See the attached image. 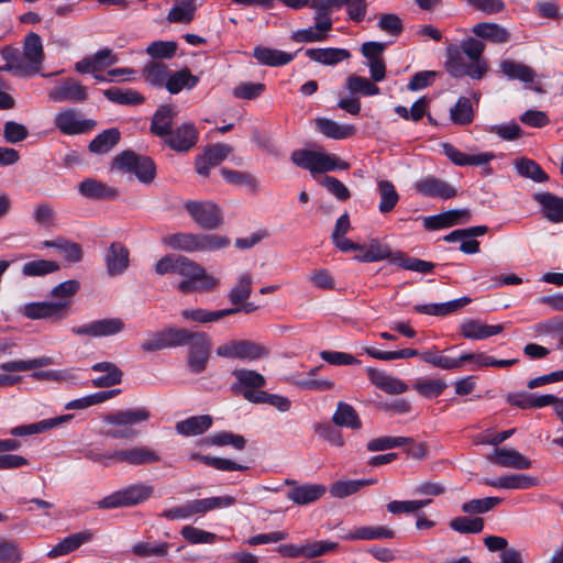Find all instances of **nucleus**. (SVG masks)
<instances>
[{
    "label": "nucleus",
    "instance_id": "obj_1",
    "mask_svg": "<svg viewBox=\"0 0 563 563\" xmlns=\"http://www.w3.org/2000/svg\"><path fill=\"white\" fill-rule=\"evenodd\" d=\"M2 57L7 63L0 70L11 71L21 77L40 73L45 57L41 36L34 32L29 33L23 41L22 52L5 47Z\"/></svg>",
    "mask_w": 563,
    "mask_h": 563
},
{
    "label": "nucleus",
    "instance_id": "obj_2",
    "mask_svg": "<svg viewBox=\"0 0 563 563\" xmlns=\"http://www.w3.org/2000/svg\"><path fill=\"white\" fill-rule=\"evenodd\" d=\"M167 247L186 253H211L227 249L231 240L217 233L176 232L162 239Z\"/></svg>",
    "mask_w": 563,
    "mask_h": 563
},
{
    "label": "nucleus",
    "instance_id": "obj_3",
    "mask_svg": "<svg viewBox=\"0 0 563 563\" xmlns=\"http://www.w3.org/2000/svg\"><path fill=\"white\" fill-rule=\"evenodd\" d=\"M176 274L185 277V279L178 284V289L184 294L191 291H210L219 284L218 279L207 274L206 269L200 264L183 255L178 256Z\"/></svg>",
    "mask_w": 563,
    "mask_h": 563
},
{
    "label": "nucleus",
    "instance_id": "obj_4",
    "mask_svg": "<svg viewBox=\"0 0 563 563\" xmlns=\"http://www.w3.org/2000/svg\"><path fill=\"white\" fill-rule=\"evenodd\" d=\"M152 413L147 407L130 408L109 413L104 417V422L123 429L108 431V435L113 439H128L137 435L134 427L151 419Z\"/></svg>",
    "mask_w": 563,
    "mask_h": 563
},
{
    "label": "nucleus",
    "instance_id": "obj_5",
    "mask_svg": "<svg viewBox=\"0 0 563 563\" xmlns=\"http://www.w3.org/2000/svg\"><path fill=\"white\" fill-rule=\"evenodd\" d=\"M291 162L298 167L308 169L312 175L335 169H347L350 164L340 162L334 154H325L309 150H296L291 154Z\"/></svg>",
    "mask_w": 563,
    "mask_h": 563
},
{
    "label": "nucleus",
    "instance_id": "obj_6",
    "mask_svg": "<svg viewBox=\"0 0 563 563\" xmlns=\"http://www.w3.org/2000/svg\"><path fill=\"white\" fill-rule=\"evenodd\" d=\"M154 488L146 483H136L117 490L97 503L100 509L132 507L152 497Z\"/></svg>",
    "mask_w": 563,
    "mask_h": 563
},
{
    "label": "nucleus",
    "instance_id": "obj_7",
    "mask_svg": "<svg viewBox=\"0 0 563 563\" xmlns=\"http://www.w3.org/2000/svg\"><path fill=\"white\" fill-rule=\"evenodd\" d=\"M113 166L123 173H133L136 178L145 184L153 183L156 176V166L154 161L144 155H139L133 151H124L117 155Z\"/></svg>",
    "mask_w": 563,
    "mask_h": 563
},
{
    "label": "nucleus",
    "instance_id": "obj_8",
    "mask_svg": "<svg viewBox=\"0 0 563 563\" xmlns=\"http://www.w3.org/2000/svg\"><path fill=\"white\" fill-rule=\"evenodd\" d=\"M185 209L194 222L205 230H217L224 223L222 209L211 200H189Z\"/></svg>",
    "mask_w": 563,
    "mask_h": 563
},
{
    "label": "nucleus",
    "instance_id": "obj_9",
    "mask_svg": "<svg viewBox=\"0 0 563 563\" xmlns=\"http://www.w3.org/2000/svg\"><path fill=\"white\" fill-rule=\"evenodd\" d=\"M216 353L224 358L256 361L267 356L269 351L264 345L250 340H232L218 346Z\"/></svg>",
    "mask_w": 563,
    "mask_h": 563
},
{
    "label": "nucleus",
    "instance_id": "obj_10",
    "mask_svg": "<svg viewBox=\"0 0 563 563\" xmlns=\"http://www.w3.org/2000/svg\"><path fill=\"white\" fill-rule=\"evenodd\" d=\"M188 357L187 363L191 373H202L209 362L211 352V339L206 332H196V335L187 344Z\"/></svg>",
    "mask_w": 563,
    "mask_h": 563
},
{
    "label": "nucleus",
    "instance_id": "obj_11",
    "mask_svg": "<svg viewBox=\"0 0 563 563\" xmlns=\"http://www.w3.org/2000/svg\"><path fill=\"white\" fill-rule=\"evenodd\" d=\"M47 96L53 102L81 103L88 99V88L74 78H65Z\"/></svg>",
    "mask_w": 563,
    "mask_h": 563
},
{
    "label": "nucleus",
    "instance_id": "obj_12",
    "mask_svg": "<svg viewBox=\"0 0 563 563\" xmlns=\"http://www.w3.org/2000/svg\"><path fill=\"white\" fill-rule=\"evenodd\" d=\"M55 126L65 135H76L89 132L96 126V121L82 119L75 109H64L55 115Z\"/></svg>",
    "mask_w": 563,
    "mask_h": 563
},
{
    "label": "nucleus",
    "instance_id": "obj_13",
    "mask_svg": "<svg viewBox=\"0 0 563 563\" xmlns=\"http://www.w3.org/2000/svg\"><path fill=\"white\" fill-rule=\"evenodd\" d=\"M125 323L120 318H106L95 320L78 327H74L71 332L76 335H89L93 338L110 336L122 332Z\"/></svg>",
    "mask_w": 563,
    "mask_h": 563
},
{
    "label": "nucleus",
    "instance_id": "obj_14",
    "mask_svg": "<svg viewBox=\"0 0 563 563\" xmlns=\"http://www.w3.org/2000/svg\"><path fill=\"white\" fill-rule=\"evenodd\" d=\"M416 191L433 199H451L457 195V189L448 181L433 175H428L415 184Z\"/></svg>",
    "mask_w": 563,
    "mask_h": 563
},
{
    "label": "nucleus",
    "instance_id": "obj_15",
    "mask_svg": "<svg viewBox=\"0 0 563 563\" xmlns=\"http://www.w3.org/2000/svg\"><path fill=\"white\" fill-rule=\"evenodd\" d=\"M68 310L67 301L56 302H31L23 307L22 313L29 319H55L59 320L66 317Z\"/></svg>",
    "mask_w": 563,
    "mask_h": 563
},
{
    "label": "nucleus",
    "instance_id": "obj_16",
    "mask_svg": "<svg viewBox=\"0 0 563 563\" xmlns=\"http://www.w3.org/2000/svg\"><path fill=\"white\" fill-rule=\"evenodd\" d=\"M112 456L118 463H126L133 466L154 464L162 461L161 455L148 446L114 450Z\"/></svg>",
    "mask_w": 563,
    "mask_h": 563
},
{
    "label": "nucleus",
    "instance_id": "obj_17",
    "mask_svg": "<svg viewBox=\"0 0 563 563\" xmlns=\"http://www.w3.org/2000/svg\"><path fill=\"white\" fill-rule=\"evenodd\" d=\"M487 459L500 467L529 470L532 466L531 460L515 449L496 448L489 453Z\"/></svg>",
    "mask_w": 563,
    "mask_h": 563
},
{
    "label": "nucleus",
    "instance_id": "obj_18",
    "mask_svg": "<svg viewBox=\"0 0 563 563\" xmlns=\"http://www.w3.org/2000/svg\"><path fill=\"white\" fill-rule=\"evenodd\" d=\"M199 133L194 123L186 122L165 139V143L176 152H187L198 142Z\"/></svg>",
    "mask_w": 563,
    "mask_h": 563
},
{
    "label": "nucleus",
    "instance_id": "obj_19",
    "mask_svg": "<svg viewBox=\"0 0 563 563\" xmlns=\"http://www.w3.org/2000/svg\"><path fill=\"white\" fill-rule=\"evenodd\" d=\"M107 273L110 276L123 274L130 264V252L120 242H112L104 254Z\"/></svg>",
    "mask_w": 563,
    "mask_h": 563
},
{
    "label": "nucleus",
    "instance_id": "obj_20",
    "mask_svg": "<svg viewBox=\"0 0 563 563\" xmlns=\"http://www.w3.org/2000/svg\"><path fill=\"white\" fill-rule=\"evenodd\" d=\"M79 194L91 200H114L119 190L96 178H85L78 185Z\"/></svg>",
    "mask_w": 563,
    "mask_h": 563
},
{
    "label": "nucleus",
    "instance_id": "obj_21",
    "mask_svg": "<svg viewBox=\"0 0 563 563\" xmlns=\"http://www.w3.org/2000/svg\"><path fill=\"white\" fill-rule=\"evenodd\" d=\"M471 212L468 209L449 210L435 216L426 217L423 227L427 230H440L468 221Z\"/></svg>",
    "mask_w": 563,
    "mask_h": 563
},
{
    "label": "nucleus",
    "instance_id": "obj_22",
    "mask_svg": "<svg viewBox=\"0 0 563 563\" xmlns=\"http://www.w3.org/2000/svg\"><path fill=\"white\" fill-rule=\"evenodd\" d=\"M442 148L446 157L456 166H481L495 158L494 153L489 152L474 155L465 154L450 143H443Z\"/></svg>",
    "mask_w": 563,
    "mask_h": 563
},
{
    "label": "nucleus",
    "instance_id": "obj_23",
    "mask_svg": "<svg viewBox=\"0 0 563 563\" xmlns=\"http://www.w3.org/2000/svg\"><path fill=\"white\" fill-rule=\"evenodd\" d=\"M504 331L503 324H485L481 320L467 319L460 325V333L468 340H485Z\"/></svg>",
    "mask_w": 563,
    "mask_h": 563
},
{
    "label": "nucleus",
    "instance_id": "obj_24",
    "mask_svg": "<svg viewBox=\"0 0 563 563\" xmlns=\"http://www.w3.org/2000/svg\"><path fill=\"white\" fill-rule=\"evenodd\" d=\"M482 483L494 488L528 489L537 486L538 479L527 474H512L496 479L483 478Z\"/></svg>",
    "mask_w": 563,
    "mask_h": 563
},
{
    "label": "nucleus",
    "instance_id": "obj_25",
    "mask_svg": "<svg viewBox=\"0 0 563 563\" xmlns=\"http://www.w3.org/2000/svg\"><path fill=\"white\" fill-rule=\"evenodd\" d=\"M366 372L371 383L387 394L399 395L408 389L407 384L402 380L388 375L383 371L367 367Z\"/></svg>",
    "mask_w": 563,
    "mask_h": 563
},
{
    "label": "nucleus",
    "instance_id": "obj_26",
    "mask_svg": "<svg viewBox=\"0 0 563 563\" xmlns=\"http://www.w3.org/2000/svg\"><path fill=\"white\" fill-rule=\"evenodd\" d=\"M533 199L541 206L543 216L553 223L563 222V198L551 192H538Z\"/></svg>",
    "mask_w": 563,
    "mask_h": 563
},
{
    "label": "nucleus",
    "instance_id": "obj_27",
    "mask_svg": "<svg viewBox=\"0 0 563 563\" xmlns=\"http://www.w3.org/2000/svg\"><path fill=\"white\" fill-rule=\"evenodd\" d=\"M71 419V415H63L54 418H48L35 423L14 427L13 429H11L10 434L13 437H26L31 434H37L51 430L53 428L59 427L64 422H67Z\"/></svg>",
    "mask_w": 563,
    "mask_h": 563
},
{
    "label": "nucleus",
    "instance_id": "obj_28",
    "mask_svg": "<svg viewBox=\"0 0 563 563\" xmlns=\"http://www.w3.org/2000/svg\"><path fill=\"white\" fill-rule=\"evenodd\" d=\"M325 490L321 484L296 485L287 493V498L297 505H308L320 499Z\"/></svg>",
    "mask_w": 563,
    "mask_h": 563
},
{
    "label": "nucleus",
    "instance_id": "obj_29",
    "mask_svg": "<svg viewBox=\"0 0 563 563\" xmlns=\"http://www.w3.org/2000/svg\"><path fill=\"white\" fill-rule=\"evenodd\" d=\"M317 130L332 140H344L356 134V128L352 124H340L331 119H316Z\"/></svg>",
    "mask_w": 563,
    "mask_h": 563
},
{
    "label": "nucleus",
    "instance_id": "obj_30",
    "mask_svg": "<svg viewBox=\"0 0 563 563\" xmlns=\"http://www.w3.org/2000/svg\"><path fill=\"white\" fill-rule=\"evenodd\" d=\"M93 539V532L91 530H84L77 533H73L66 538H64L60 542H58L48 553L49 558H57L60 555H66L84 543H87Z\"/></svg>",
    "mask_w": 563,
    "mask_h": 563
},
{
    "label": "nucleus",
    "instance_id": "obj_31",
    "mask_svg": "<svg viewBox=\"0 0 563 563\" xmlns=\"http://www.w3.org/2000/svg\"><path fill=\"white\" fill-rule=\"evenodd\" d=\"M332 29V20L316 21L313 26L297 30L292 33L291 38L298 43L322 42L328 37V32Z\"/></svg>",
    "mask_w": 563,
    "mask_h": 563
},
{
    "label": "nucleus",
    "instance_id": "obj_32",
    "mask_svg": "<svg viewBox=\"0 0 563 563\" xmlns=\"http://www.w3.org/2000/svg\"><path fill=\"white\" fill-rule=\"evenodd\" d=\"M254 58L262 65L279 67L289 64L295 55L276 48L256 46L253 51Z\"/></svg>",
    "mask_w": 563,
    "mask_h": 563
},
{
    "label": "nucleus",
    "instance_id": "obj_33",
    "mask_svg": "<svg viewBox=\"0 0 563 563\" xmlns=\"http://www.w3.org/2000/svg\"><path fill=\"white\" fill-rule=\"evenodd\" d=\"M395 537V531L385 526H365L355 529L354 531L349 532L343 536L342 539L346 541L354 540H382V539H393Z\"/></svg>",
    "mask_w": 563,
    "mask_h": 563
},
{
    "label": "nucleus",
    "instance_id": "obj_34",
    "mask_svg": "<svg viewBox=\"0 0 563 563\" xmlns=\"http://www.w3.org/2000/svg\"><path fill=\"white\" fill-rule=\"evenodd\" d=\"M199 82V77L191 74L190 69L185 67L180 70L170 73L166 89L172 95L179 93L183 89L191 90Z\"/></svg>",
    "mask_w": 563,
    "mask_h": 563
},
{
    "label": "nucleus",
    "instance_id": "obj_35",
    "mask_svg": "<svg viewBox=\"0 0 563 563\" xmlns=\"http://www.w3.org/2000/svg\"><path fill=\"white\" fill-rule=\"evenodd\" d=\"M472 31L476 36L494 44H505L511 38L507 29L496 23H478L473 26Z\"/></svg>",
    "mask_w": 563,
    "mask_h": 563
},
{
    "label": "nucleus",
    "instance_id": "obj_36",
    "mask_svg": "<svg viewBox=\"0 0 563 563\" xmlns=\"http://www.w3.org/2000/svg\"><path fill=\"white\" fill-rule=\"evenodd\" d=\"M471 302L468 297H462L443 303L416 305L413 310L429 316H446Z\"/></svg>",
    "mask_w": 563,
    "mask_h": 563
},
{
    "label": "nucleus",
    "instance_id": "obj_37",
    "mask_svg": "<svg viewBox=\"0 0 563 563\" xmlns=\"http://www.w3.org/2000/svg\"><path fill=\"white\" fill-rule=\"evenodd\" d=\"M93 372H102L110 369L112 373L104 374L100 377L93 378L91 385L98 388L112 387L119 385L122 382L123 372L111 362H99L91 366Z\"/></svg>",
    "mask_w": 563,
    "mask_h": 563
},
{
    "label": "nucleus",
    "instance_id": "obj_38",
    "mask_svg": "<svg viewBox=\"0 0 563 563\" xmlns=\"http://www.w3.org/2000/svg\"><path fill=\"white\" fill-rule=\"evenodd\" d=\"M501 73L510 80H520L523 84H532L536 78V71L522 63L505 59L500 63Z\"/></svg>",
    "mask_w": 563,
    "mask_h": 563
},
{
    "label": "nucleus",
    "instance_id": "obj_39",
    "mask_svg": "<svg viewBox=\"0 0 563 563\" xmlns=\"http://www.w3.org/2000/svg\"><path fill=\"white\" fill-rule=\"evenodd\" d=\"M175 111L170 106L161 107L153 115L151 122V132L157 136L166 139L173 133L172 124Z\"/></svg>",
    "mask_w": 563,
    "mask_h": 563
},
{
    "label": "nucleus",
    "instance_id": "obj_40",
    "mask_svg": "<svg viewBox=\"0 0 563 563\" xmlns=\"http://www.w3.org/2000/svg\"><path fill=\"white\" fill-rule=\"evenodd\" d=\"M306 55L314 62L323 65H335L344 59L350 58L351 54L345 48H309L306 51Z\"/></svg>",
    "mask_w": 563,
    "mask_h": 563
},
{
    "label": "nucleus",
    "instance_id": "obj_41",
    "mask_svg": "<svg viewBox=\"0 0 563 563\" xmlns=\"http://www.w3.org/2000/svg\"><path fill=\"white\" fill-rule=\"evenodd\" d=\"M363 246V253L354 256V260L361 263H372L387 258L391 260L394 256L390 247L376 239L371 240L368 244Z\"/></svg>",
    "mask_w": 563,
    "mask_h": 563
},
{
    "label": "nucleus",
    "instance_id": "obj_42",
    "mask_svg": "<svg viewBox=\"0 0 563 563\" xmlns=\"http://www.w3.org/2000/svg\"><path fill=\"white\" fill-rule=\"evenodd\" d=\"M212 424V418L208 415L194 416L176 423V431L179 434L190 437L206 432Z\"/></svg>",
    "mask_w": 563,
    "mask_h": 563
},
{
    "label": "nucleus",
    "instance_id": "obj_43",
    "mask_svg": "<svg viewBox=\"0 0 563 563\" xmlns=\"http://www.w3.org/2000/svg\"><path fill=\"white\" fill-rule=\"evenodd\" d=\"M332 421L336 427H345L353 430L362 428V422L357 412L351 405L344 401L338 402L336 410L332 416Z\"/></svg>",
    "mask_w": 563,
    "mask_h": 563
},
{
    "label": "nucleus",
    "instance_id": "obj_44",
    "mask_svg": "<svg viewBox=\"0 0 563 563\" xmlns=\"http://www.w3.org/2000/svg\"><path fill=\"white\" fill-rule=\"evenodd\" d=\"M233 375L238 380V383L232 386L234 391H240L241 388L251 390L261 389L266 385L265 377L252 369H235Z\"/></svg>",
    "mask_w": 563,
    "mask_h": 563
},
{
    "label": "nucleus",
    "instance_id": "obj_45",
    "mask_svg": "<svg viewBox=\"0 0 563 563\" xmlns=\"http://www.w3.org/2000/svg\"><path fill=\"white\" fill-rule=\"evenodd\" d=\"M103 96L111 102L122 106H136L144 101V97L134 89L111 87L103 91Z\"/></svg>",
    "mask_w": 563,
    "mask_h": 563
},
{
    "label": "nucleus",
    "instance_id": "obj_46",
    "mask_svg": "<svg viewBox=\"0 0 563 563\" xmlns=\"http://www.w3.org/2000/svg\"><path fill=\"white\" fill-rule=\"evenodd\" d=\"M468 63L465 60L461 49L456 45H450L446 48L445 69L453 78H462L466 76V67Z\"/></svg>",
    "mask_w": 563,
    "mask_h": 563
},
{
    "label": "nucleus",
    "instance_id": "obj_47",
    "mask_svg": "<svg viewBox=\"0 0 563 563\" xmlns=\"http://www.w3.org/2000/svg\"><path fill=\"white\" fill-rule=\"evenodd\" d=\"M120 141V131L117 128L104 130L90 143L89 151L95 154H104L111 151Z\"/></svg>",
    "mask_w": 563,
    "mask_h": 563
},
{
    "label": "nucleus",
    "instance_id": "obj_48",
    "mask_svg": "<svg viewBox=\"0 0 563 563\" xmlns=\"http://www.w3.org/2000/svg\"><path fill=\"white\" fill-rule=\"evenodd\" d=\"M377 189L379 195V212L388 213L393 211L399 201V195L394 184L389 180H379L377 183Z\"/></svg>",
    "mask_w": 563,
    "mask_h": 563
},
{
    "label": "nucleus",
    "instance_id": "obj_49",
    "mask_svg": "<svg viewBox=\"0 0 563 563\" xmlns=\"http://www.w3.org/2000/svg\"><path fill=\"white\" fill-rule=\"evenodd\" d=\"M517 173L525 178H530L536 183H544L549 179L542 167L530 158H519L515 163Z\"/></svg>",
    "mask_w": 563,
    "mask_h": 563
},
{
    "label": "nucleus",
    "instance_id": "obj_50",
    "mask_svg": "<svg viewBox=\"0 0 563 563\" xmlns=\"http://www.w3.org/2000/svg\"><path fill=\"white\" fill-rule=\"evenodd\" d=\"M195 515H202L219 508H227L235 504L232 496H217L203 499L191 500Z\"/></svg>",
    "mask_w": 563,
    "mask_h": 563
},
{
    "label": "nucleus",
    "instance_id": "obj_51",
    "mask_svg": "<svg viewBox=\"0 0 563 563\" xmlns=\"http://www.w3.org/2000/svg\"><path fill=\"white\" fill-rule=\"evenodd\" d=\"M169 75L168 67L159 62H150L143 69L145 81L155 87H166Z\"/></svg>",
    "mask_w": 563,
    "mask_h": 563
},
{
    "label": "nucleus",
    "instance_id": "obj_52",
    "mask_svg": "<svg viewBox=\"0 0 563 563\" xmlns=\"http://www.w3.org/2000/svg\"><path fill=\"white\" fill-rule=\"evenodd\" d=\"M201 445H217V446H225L231 445L236 450H243L245 448L246 441L244 437L240 434H234L232 432H220L214 435L205 438L200 441Z\"/></svg>",
    "mask_w": 563,
    "mask_h": 563
},
{
    "label": "nucleus",
    "instance_id": "obj_53",
    "mask_svg": "<svg viewBox=\"0 0 563 563\" xmlns=\"http://www.w3.org/2000/svg\"><path fill=\"white\" fill-rule=\"evenodd\" d=\"M450 119L457 125L472 123L474 112L471 100L466 97L459 98L456 104L450 110Z\"/></svg>",
    "mask_w": 563,
    "mask_h": 563
},
{
    "label": "nucleus",
    "instance_id": "obj_54",
    "mask_svg": "<svg viewBox=\"0 0 563 563\" xmlns=\"http://www.w3.org/2000/svg\"><path fill=\"white\" fill-rule=\"evenodd\" d=\"M59 268V264L55 261L36 260L25 263L22 266V274L26 277L45 276L57 272Z\"/></svg>",
    "mask_w": 563,
    "mask_h": 563
},
{
    "label": "nucleus",
    "instance_id": "obj_55",
    "mask_svg": "<svg viewBox=\"0 0 563 563\" xmlns=\"http://www.w3.org/2000/svg\"><path fill=\"white\" fill-rule=\"evenodd\" d=\"M253 279L251 274L244 273L236 285L229 292V300L233 305L244 303L251 296Z\"/></svg>",
    "mask_w": 563,
    "mask_h": 563
},
{
    "label": "nucleus",
    "instance_id": "obj_56",
    "mask_svg": "<svg viewBox=\"0 0 563 563\" xmlns=\"http://www.w3.org/2000/svg\"><path fill=\"white\" fill-rule=\"evenodd\" d=\"M428 108L429 99L421 97L413 102L410 109L405 106H396L394 110L401 119L418 122L427 114Z\"/></svg>",
    "mask_w": 563,
    "mask_h": 563
},
{
    "label": "nucleus",
    "instance_id": "obj_57",
    "mask_svg": "<svg viewBox=\"0 0 563 563\" xmlns=\"http://www.w3.org/2000/svg\"><path fill=\"white\" fill-rule=\"evenodd\" d=\"M345 86L351 93H361L363 96H376L379 93V88L373 84L368 78L358 75H351L347 77Z\"/></svg>",
    "mask_w": 563,
    "mask_h": 563
},
{
    "label": "nucleus",
    "instance_id": "obj_58",
    "mask_svg": "<svg viewBox=\"0 0 563 563\" xmlns=\"http://www.w3.org/2000/svg\"><path fill=\"white\" fill-rule=\"evenodd\" d=\"M393 264L399 265L404 269L418 272L422 274L431 273L434 268V264L423 260L404 256L401 253H397L390 260Z\"/></svg>",
    "mask_w": 563,
    "mask_h": 563
},
{
    "label": "nucleus",
    "instance_id": "obj_59",
    "mask_svg": "<svg viewBox=\"0 0 563 563\" xmlns=\"http://www.w3.org/2000/svg\"><path fill=\"white\" fill-rule=\"evenodd\" d=\"M413 442L408 437H379L367 442L366 449L371 452L385 451L394 448L404 446Z\"/></svg>",
    "mask_w": 563,
    "mask_h": 563
},
{
    "label": "nucleus",
    "instance_id": "obj_60",
    "mask_svg": "<svg viewBox=\"0 0 563 563\" xmlns=\"http://www.w3.org/2000/svg\"><path fill=\"white\" fill-rule=\"evenodd\" d=\"M450 528L459 533H479L484 529L481 517H456L450 521Z\"/></svg>",
    "mask_w": 563,
    "mask_h": 563
},
{
    "label": "nucleus",
    "instance_id": "obj_61",
    "mask_svg": "<svg viewBox=\"0 0 563 563\" xmlns=\"http://www.w3.org/2000/svg\"><path fill=\"white\" fill-rule=\"evenodd\" d=\"M448 387V384L439 378L434 379H420L413 385V389L421 396L426 398H435L440 396L444 389Z\"/></svg>",
    "mask_w": 563,
    "mask_h": 563
},
{
    "label": "nucleus",
    "instance_id": "obj_62",
    "mask_svg": "<svg viewBox=\"0 0 563 563\" xmlns=\"http://www.w3.org/2000/svg\"><path fill=\"white\" fill-rule=\"evenodd\" d=\"M195 3L192 0L183 1L180 4L174 5L168 12L167 20L172 23H189L195 15Z\"/></svg>",
    "mask_w": 563,
    "mask_h": 563
},
{
    "label": "nucleus",
    "instance_id": "obj_63",
    "mask_svg": "<svg viewBox=\"0 0 563 563\" xmlns=\"http://www.w3.org/2000/svg\"><path fill=\"white\" fill-rule=\"evenodd\" d=\"M168 349L187 345L196 335V332L185 328L169 327L164 329Z\"/></svg>",
    "mask_w": 563,
    "mask_h": 563
},
{
    "label": "nucleus",
    "instance_id": "obj_64",
    "mask_svg": "<svg viewBox=\"0 0 563 563\" xmlns=\"http://www.w3.org/2000/svg\"><path fill=\"white\" fill-rule=\"evenodd\" d=\"M503 501L499 497H486L482 499H472L462 505V511L465 514H485Z\"/></svg>",
    "mask_w": 563,
    "mask_h": 563
}]
</instances>
